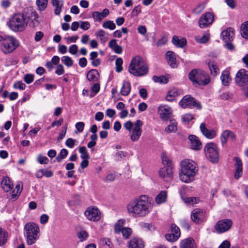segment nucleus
I'll use <instances>...</instances> for the list:
<instances>
[{
  "label": "nucleus",
  "mask_w": 248,
  "mask_h": 248,
  "mask_svg": "<svg viewBox=\"0 0 248 248\" xmlns=\"http://www.w3.org/2000/svg\"><path fill=\"white\" fill-rule=\"evenodd\" d=\"M233 224L231 219L229 218L222 219L218 220L215 226V230L218 233H224L228 231Z\"/></svg>",
  "instance_id": "10"
},
{
  "label": "nucleus",
  "mask_w": 248,
  "mask_h": 248,
  "mask_svg": "<svg viewBox=\"0 0 248 248\" xmlns=\"http://www.w3.org/2000/svg\"><path fill=\"white\" fill-rule=\"evenodd\" d=\"M208 65L212 75L216 76L219 73V68L217 64L214 62H209L208 63Z\"/></svg>",
  "instance_id": "33"
},
{
  "label": "nucleus",
  "mask_w": 248,
  "mask_h": 248,
  "mask_svg": "<svg viewBox=\"0 0 248 248\" xmlns=\"http://www.w3.org/2000/svg\"><path fill=\"white\" fill-rule=\"evenodd\" d=\"M144 247L142 240L139 238H133L128 243L129 248H144Z\"/></svg>",
  "instance_id": "24"
},
{
  "label": "nucleus",
  "mask_w": 248,
  "mask_h": 248,
  "mask_svg": "<svg viewBox=\"0 0 248 248\" xmlns=\"http://www.w3.org/2000/svg\"><path fill=\"white\" fill-rule=\"evenodd\" d=\"M79 152L81 154L82 159H89L90 156L87 152V149L85 146H82L79 149Z\"/></svg>",
  "instance_id": "46"
},
{
  "label": "nucleus",
  "mask_w": 248,
  "mask_h": 248,
  "mask_svg": "<svg viewBox=\"0 0 248 248\" xmlns=\"http://www.w3.org/2000/svg\"><path fill=\"white\" fill-rule=\"evenodd\" d=\"M62 62L67 67H71L73 64V60L69 56H63L62 58Z\"/></svg>",
  "instance_id": "45"
},
{
  "label": "nucleus",
  "mask_w": 248,
  "mask_h": 248,
  "mask_svg": "<svg viewBox=\"0 0 248 248\" xmlns=\"http://www.w3.org/2000/svg\"><path fill=\"white\" fill-rule=\"evenodd\" d=\"M236 84L239 86L243 87L248 83V71L245 69H240L235 77Z\"/></svg>",
  "instance_id": "12"
},
{
  "label": "nucleus",
  "mask_w": 248,
  "mask_h": 248,
  "mask_svg": "<svg viewBox=\"0 0 248 248\" xmlns=\"http://www.w3.org/2000/svg\"><path fill=\"white\" fill-rule=\"evenodd\" d=\"M234 35V30L233 28L229 27L224 30L221 33V36L224 42L232 41Z\"/></svg>",
  "instance_id": "21"
},
{
  "label": "nucleus",
  "mask_w": 248,
  "mask_h": 248,
  "mask_svg": "<svg viewBox=\"0 0 248 248\" xmlns=\"http://www.w3.org/2000/svg\"><path fill=\"white\" fill-rule=\"evenodd\" d=\"M102 27L105 29L113 30L116 28V25L113 21L107 20L102 24Z\"/></svg>",
  "instance_id": "44"
},
{
  "label": "nucleus",
  "mask_w": 248,
  "mask_h": 248,
  "mask_svg": "<svg viewBox=\"0 0 248 248\" xmlns=\"http://www.w3.org/2000/svg\"><path fill=\"white\" fill-rule=\"evenodd\" d=\"M200 128L202 134L209 139H212L217 136L216 130L214 129H208L204 123L201 124Z\"/></svg>",
  "instance_id": "18"
},
{
  "label": "nucleus",
  "mask_w": 248,
  "mask_h": 248,
  "mask_svg": "<svg viewBox=\"0 0 248 248\" xmlns=\"http://www.w3.org/2000/svg\"><path fill=\"white\" fill-rule=\"evenodd\" d=\"M188 77L191 81L199 85H206L210 82L209 75L201 69H193L189 72Z\"/></svg>",
  "instance_id": "6"
},
{
  "label": "nucleus",
  "mask_w": 248,
  "mask_h": 248,
  "mask_svg": "<svg viewBox=\"0 0 248 248\" xmlns=\"http://www.w3.org/2000/svg\"><path fill=\"white\" fill-rule=\"evenodd\" d=\"M181 166L180 179L183 182L189 183L193 179L198 171L196 164L192 160L186 159L181 162Z\"/></svg>",
  "instance_id": "2"
},
{
  "label": "nucleus",
  "mask_w": 248,
  "mask_h": 248,
  "mask_svg": "<svg viewBox=\"0 0 248 248\" xmlns=\"http://www.w3.org/2000/svg\"><path fill=\"white\" fill-rule=\"evenodd\" d=\"M172 44L178 47H183L186 44V40L184 38H179L177 36H174L172 39Z\"/></svg>",
  "instance_id": "27"
},
{
  "label": "nucleus",
  "mask_w": 248,
  "mask_h": 248,
  "mask_svg": "<svg viewBox=\"0 0 248 248\" xmlns=\"http://www.w3.org/2000/svg\"><path fill=\"white\" fill-rule=\"evenodd\" d=\"M214 16L212 13L206 12L200 18L199 25L201 28H205L212 24L214 21Z\"/></svg>",
  "instance_id": "15"
},
{
  "label": "nucleus",
  "mask_w": 248,
  "mask_h": 248,
  "mask_svg": "<svg viewBox=\"0 0 248 248\" xmlns=\"http://www.w3.org/2000/svg\"><path fill=\"white\" fill-rule=\"evenodd\" d=\"M149 68L143 59L136 56L131 60L128 67L129 72L135 77H142L147 75Z\"/></svg>",
  "instance_id": "3"
},
{
  "label": "nucleus",
  "mask_w": 248,
  "mask_h": 248,
  "mask_svg": "<svg viewBox=\"0 0 248 248\" xmlns=\"http://www.w3.org/2000/svg\"><path fill=\"white\" fill-rule=\"evenodd\" d=\"M96 36L99 38L101 42L103 43H105L108 40V37L106 35V32L103 30H100L95 33Z\"/></svg>",
  "instance_id": "38"
},
{
  "label": "nucleus",
  "mask_w": 248,
  "mask_h": 248,
  "mask_svg": "<svg viewBox=\"0 0 248 248\" xmlns=\"http://www.w3.org/2000/svg\"><path fill=\"white\" fill-rule=\"evenodd\" d=\"M87 218L90 221H97L101 217V213L96 207H89L84 212Z\"/></svg>",
  "instance_id": "13"
},
{
  "label": "nucleus",
  "mask_w": 248,
  "mask_h": 248,
  "mask_svg": "<svg viewBox=\"0 0 248 248\" xmlns=\"http://www.w3.org/2000/svg\"><path fill=\"white\" fill-rule=\"evenodd\" d=\"M141 134V130H139L138 129L134 128L131 136V140L133 141L138 140Z\"/></svg>",
  "instance_id": "40"
},
{
  "label": "nucleus",
  "mask_w": 248,
  "mask_h": 248,
  "mask_svg": "<svg viewBox=\"0 0 248 248\" xmlns=\"http://www.w3.org/2000/svg\"><path fill=\"white\" fill-rule=\"evenodd\" d=\"M80 28L83 30H88L90 28V24L88 21H80Z\"/></svg>",
  "instance_id": "60"
},
{
  "label": "nucleus",
  "mask_w": 248,
  "mask_h": 248,
  "mask_svg": "<svg viewBox=\"0 0 248 248\" xmlns=\"http://www.w3.org/2000/svg\"><path fill=\"white\" fill-rule=\"evenodd\" d=\"M153 80L154 82L156 83H167L168 82V79L166 78V77L161 76H154L153 77Z\"/></svg>",
  "instance_id": "43"
},
{
  "label": "nucleus",
  "mask_w": 248,
  "mask_h": 248,
  "mask_svg": "<svg viewBox=\"0 0 248 248\" xmlns=\"http://www.w3.org/2000/svg\"><path fill=\"white\" fill-rule=\"evenodd\" d=\"M167 42L168 38L165 36H163L157 40V42L156 43V46L157 47L165 45Z\"/></svg>",
  "instance_id": "57"
},
{
  "label": "nucleus",
  "mask_w": 248,
  "mask_h": 248,
  "mask_svg": "<svg viewBox=\"0 0 248 248\" xmlns=\"http://www.w3.org/2000/svg\"><path fill=\"white\" fill-rule=\"evenodd\" d=\"M209 34H204L202 37L197 36L196 37V41L200 43H205L209 40Z\"/></svg>",
  "instance_id": "48"
},
{
  "label": "nucleus",
  "mask_w": 248,
  "mask_h": 248,
  "mask_svg": "<svg viewBox=\"0 0 248 248\" xmlns=\"http://www.w3.org/2000/svg\"><path fill=\"white\" fill-rule=\"evenodd\" d=\"M233 160L235 161L234 166L235 168L234 177L235 179H238L243 173L242 162L238 157H234Z\"/></svg>",
  "instance_id": "20"
},
{
  "label": "nucleus",
  "mask_w": 248,
  "mask_h": 248,
  "mask_svg": "<svg viewBox=\"0 0 248 248\" xmlns=\"http://www.w3.org/2000/svg\"><path fill=\"white\" fill-rule=\"evenodd\" d=\"M191 218L196 224L202 223L206 220V212L201 209H194L191 213Z\"/></svg>",
  "instance_id": "11"
},
{
  "label": "nucleus",
  "mask_w": 248,
  "mask_h": 248,
  "mask_svg": "<svg viewBox=\"0 0 248 248\" xmlns=\"http://www.w3.org/2000/svg\"><path fill=\"white\" fill-rule=\"evenodd\" d=\"M128 213L133 216L143 217L149 214L152 210L149 198L142 195L131 202L127 206Z\"/></svg>",
  "instance_id": "1"
},
{
  "label": "nucleus",
  "mask_w": 248,
  "mask_h": 248,
  "mask_svg": "<svg viewBox=\"0 0 248 248\" xmlns=\"http://www.w3.org/2000/svg\"><path fill=\"white\" fill-rule=\"evenodd\" d=\"M91 91L93 94H90L91 98L93 97L100 91V85L98 83L94 84L91 88Z\"/></svg>",
  "instance_id": "49"
},
{
  "label": "nucleus",
  "mask_w": 248,
  "mask_h": 248,
  "mask_svg": "<svg viewBox=\"0 0 248 248\" xmlns=\"http://www.w3.org/2000/svg\"><path fill=\"white\" fill-rule=\"evenodd\" d=\"M159 175L164 181L166 182L170 181L173 177V167L169 166V167L165 166L161 168L159 170Z\"/></svg>",
  "instance_id": "17"
},
{
  "label": "nucleus",
  "mask_w": 248,
  "mask_h": 248,
  "mask_svg": "<svg viewBox=\"0 0 248 248\" xmlns=\"http://www.w3.org/2000/svg\"><path fill=\"white\" fill-rule=\"evenodd\" d=\"M51 3L55 7L54 13L56 15H60L62 12V7L63 5V0H51Z\"/></svg>",
  "instance_id": "28"
},
{
  "label": "nucleus",
  "mask_w": 248,
  "mask_h": 248,
  "mask_svg": "<svg viewBox=\"0 0 248 248\" xmlns=\"http://www.w3.org/2000/svg\"><path fill=\"white\" fill-rule=\"evenodd\" d=\"M75 141L72 138H68L65 141V145L70 148H73L75 146Z\"/></svg>",
  "instance_id": "62"
},
{
  "label": "nucleus",
  "mask_w": 248,
  "mask_h": 248,
  "mask_svg": "<svg viewBox=\"0 0 248 248\" xmlns=\"http://www.w3.org/2000/svg\"><path fill=\"white\" fill-rule=\"evenodd\" d=\"M37 160L41 164H46L49 161V159L47 157L43 156L41 155L38 156Z\"/></svg>",
  "instance_id": "53"
},
{
  "label": "nucleus",
  "mask_w": 248,
  "mask_h": 248,
  "mask_svg": "<svg viewBox=\"0 0 248 248\" xmlns=\"http://www.w3.org/2000/svg\"><path fill=\"white\" fill-rule=\"evenodd\" d=\"M188 139L190 141L191 149L194 150H200L202 149V143L198 137L190 135L188 136Z\"/></svg>",
  "instance_id": "22"
},
{
  "label": "nucleus",
  "mask_w": 248,
  "mask_h": 248,
  "mask_svg": "<svg viewBox=\"0 0 248 248\" xmlns=\"http://www.w3.org/2000/svg\"><path fill=\"white\" fill-rule=\"evenodd\" d=\"M28 21L26 16L22 14H15L9 21V27L14 31H22L27 25Z\"/></svg>",
  "instance_id": "7"
},
{
  "label": "nucleus",
  "mask_w": 248,
  "mask_h": 248,
  "mask_svg": "<svg viewBox=\"0 0 248 248\" xmlns=\"http://www.w3.org/2000/svg\"><path fill=\"white\" fill-rule=\"evenodd\" d=\"M24 235L28 245L34 244L40 236L39 226L36 223L33 222L27 223L24 226Z\"/></svg>",
  "instance_id": "4"
},
{
  "label": "nucleus",
  "mask_w": 248,
  "mask_h": 248,
  "mask_svg": "<svg viewBox=\"0 0 248 248\" xmlns=\"http://www.w3.org/2000/svg\"><path fill=\"white\" fill-rule=\"evenodd\" d=\"M229 138L233 141L235 140L236 136L233 132L229 130H226L222 132L220 137L221 143L223 146L226 144Z\"/></svg>",
  "instance_id": "19"
},
{
  "label": "nucleus",
  "mask_w": 248,
  "mask_h": 248,
  "mask_svg": "<svg viewBox=\"0 0 248 248\" xmlns=\"http://www.w3.org/2000/svg\"><path fill=\"white\" fill-rule=\"evenodd\" d=\"M7 233L3 228H0V246H3L7 242Z\"/></svg>",
  "instance_id": "35"
},
{
  "label": "nucleus",
  "mask_w": 248,
  "mask_h": 248,
  "mask_svg": "<svg viewBox=\"0 0 248 248\" xmlns=\"http://www.w3.org/2000/svg\"><path fill=\"white\" fill-rule=\"evenodd\" d=\"M1 186L5 192H8L13 187V183L10 178L7 177H4L1 182Z\"/></svg>",
  "instance_id": "25"
},
{
  "label": "nucleus",
  "mask_w": 248,
  "mask_h": 248,
  "mask_svg": "<svg viewBox=\"0 0 248 248\" xmlns=\"http://www.w3.org/2000/svg\"><path fill=\"white\" fill-rule=\"evenodd\" d=\"M171 232L174 234L176 235V237L180 236L181 232L179 228L175 224H172L171 226Z\"/></svg>",
  "instance_id": "50"
},
{
  "label": "nucleus",
  "mask_w": 248,
  "mask_h": 248,
  "mask_svg": "<svg viewBox=\"0 0 248 248\" xmlns=\"http://www.w3.org/2000/svg\"><path fill=\"white\" fill-rule=\"evenodd\" d=\"M161 158L164 167H169V166L173 167L171 160L165 153L161 154Z\"/></svg>",
  "instance_id": "36"
},
{
  "label": "nucleus",
  "mask_w": 248,
  "mask_h": 248,
  "mask_svg": "<svg viewBox=\"0 0 248 248\" xmlns=\"http://www.w3.org/2000/svg\"><path fill=\"white\" fill-rule=\"evenodd\" d=\"M131 91L130 83L128 81L124 80L123 83V86L121 90V93L124 96L128 95Z\"/></svg>",
  "instance_id": "31"
},
{
  "label": "nucleus",
  "mask_w": 248,
  "mask_h": 248,
  "mask_svg": "<svg viewBox=\"0 0 248 248\" xmlns=\"http://www.w3.org/2000/svg\"><path fill=\"white\" fill-rule=\"evenodd\" d=\"M166 58L168 63L171 67H175L176 64V60L175 53L171 51H168L166 54Z\"/></svg>",
  "instance_id": "26"
},
{
  "label": "nucleus",
  "mask_w": 248,
  "mask_h": 248,
  "mask_svg": "<svg viewBox=\"0 0 248 248\" xmlns=\"http://www.w3.org/2000/svg\"><path fill=\"white\" fill-rule=\"evenodd\" d=\"M124 221L122 220H119L114 226L115 232L119 233L122 232V235L124 238H128L132 233V230L129 228H123Z\"/></svg>",
  "instance_id": "16"
},
{
  "label": "nucleus",
  "mask_w": 248,
  "mask_h": 248,
  "mask_svg": "<svg viewBox=\"0 0 248 248\" xmlns=\"http://www.w3.org/2000/svg\"><path fill=\"white\" fill-rule=\"evenodd\" d=\"M0 49L5 54L14 51L19 45L18 40L13 36L0 35Z\"/></svg>",
  "instance_id": "5"
},
{
  "label": "nucleus",
  "mask_w": 248,
  "mask_h": 248,
  "mask_svg": "<svg viewBox=\"0 0 248 248\" xmlns=\"http://www.w3.org/2000/svg\"><path fill=\"white\" fill-rule=\"evenodd\" d=\"M78 236L81 241H83L88 237V234L85 231H81L78 232Z\"/></svg>",
  "instance_id": "56"
},
{
  "label": "nucleus",
  "mask_w": 248,
  "mask_h": 248,
  "mask_svg": "<svg viewBox=\"0 0 248 248\" xmlns=\"http://www.w3.org/2000/svg\"><path fill=\"white\" fill-rule=\"evenodd\" d=\"M241 36L243 38L248 39V21L245 22L241 25Z\"/></svg>",
  "instance_id": "34"
},
{
  "label": "nucleus",
  "mask_w": 248,
  "mask_h": 248,
  "mask_svg": "<svg viewBox=\"0 0 248 248\" xmlns=\"http://www.w3.org/2000/svg\"><path fill=\"white\" fill-rule=\"evenodd\" d=\"M99 73L96 69H92L87 74V78L90 81H96L99 77Z\"/></svg>",
  "instance_id": "30"
},
{
  "label": "nucleus",
  "mask_w": 248,
  "mask_h": 248,
  "mask_svg": "<svg viewBox=\"0 0 248 248\" xmlns=\"http://www.w3.org/2000/svg\"><path fill=\"white\" fill-rule=\"evenodd\" d=\"M100 241L102 242V245H106L109 248H111L112 245L109 239L107 238H102L101 239Z\"/></svg>",
  "instance_id": "64"
},
{
  "label": "nucleus",
  "mask_w": 248,
  "mask_h": 248,
  "mask_svg": "<svg viewBox=\"0 0 248 248\" xmlns=\"http://www.w3.org/2000/svg\"><path fill=\"white\" fill-rule=\"evenodd\" d=\"M123 61L122 58H117L115 61L116 64V71L117 72H121L123 70L122 64Z\"/></svg>",
  "instance_id": "47"
},
{
  "label": "nucleus",
  "mask_w": 248,
  "mask_h": 248,
  "mask_svg": "<svg viewBox=\"0 0 248 248\" xmlns=\"http://www.w3.org/2000/svg\"><path fill=\"white\" fill-rule=\"evenodd\" d=\"M177 123L174 121L170 120V124L166 128L165 131L169 133L177 130Z\"/></svg>",
  "instance_id": "41"
},
{
  "label": "nucleus",
  "mask_w": 248,
  "mask_h": 248,
  "mask_svg": "<svg viewBox=\"0 0 248 248\" xmlns=\"http://www.w3.org/2000/svg\"><path fill=\"white\" fill-rule=\"evenodd\" d=\"M180 248H197L194 240L189 237L181 241L179 245Z\"/></svg>",
  "instance_id": "23"
},
{
  "label": "nucleus",
  "mask_w": 248,
  "mask_h": 248,
  "mask_svg": "<svg viewBox=\"0 0 248 248\" xmlns=\"http://www.w3.org/2000/svg\"><path fill=\"white\" fill-rule=\"evenodd\" d=\"M182 108H196L198 109L202 108V106L200 102L190 95L184 96L179 103Z\"/></svg>",
  "instance_id": "9"
},
{
  "label": "nucleus",
  "mask_w": 248,
  "mask_h": 248,
  "mask_svg": "<svg viewBox=\"0 0 248 248\" xmlns=\"http://www.w3.org/2000/svg\"><path fill=\"white\" fill-rule=\"evenodd\" d=\"M172 109L168 105H162L158 107V114L163 121L168 120L172 114Z\"/></svg>",
  "instance_id": "14"
},
{
  "label": "nucleus",
  "mask_w": 248,
  "mask_h": 248,
  "mask_svg": "<svg viewBox=\"0 0 248 248\" xmlns=\"http://www.w3.org/2000/svg\"><path fill=\"white\" fill-rule=\"evenodd\" d=\"M23 79L27 84H29L33 82L34 80V75L31 74H26L24 75Z\"/></svg>",
  "instance_id": "51"
},
{
  "label": "nucleus",
  "mask_w": 248,
  "mask_h": 248,
  "mask_svg": "<svg viewBox=\"0 0 248 248\" xmlns=\"http://www.w3.org/2000/svg\"><path fill=\"white\" fill-rule=\"evenodd\" d=\"M222 83L224 86H228L231 80L230 77V73L228 71H223L220 76Z\"/></svg>",
  "instance_id": "32"
},
{
  "label": "nucleus",
  "mask_w": 248,
  "mask_h": 248,
  "mask_svg": "<svg viewBox=\"0 0 248 248\" xmlns=\"http://www.w3.org/2000/svg\"><path fill=\"white\" fill-rule=\"evenodd\" d=\"M178 95V91L173 89L170 91L166 96V99L167 101L172 102L174 100V97Z\"/></svg>",
  "instance_id": "39"
},
{
  "label": "nucleus",
  "mask_w": 248,
  "mask_h": 248,
  "mask_svg": "<svg viewBox=\"0 0 248 248\" xmlns=\"http://www.w3.org/2000/svg\"><path fill=\"white\" fill-rule=\"evenodd\" d=\"M13 87L15 89L23 90L25 89L26 86L21 81H16L14 84Z\"/></svg>",
  "instance_id": "55"
},
{
  "label": "nucleus",
  "mask_w": 248,
  "mask_h": 248,
  "mask_svg": "<svg viewBox=\"0 0 248 248\" xmlns=\"http://www.w3.org/2000/svg\"><path fill=\"white\" fill-rule=\"evenodd\" d=\"M180 222L182 227L187 230H189L191 229V226L187 220L186 219H182Z\"/></svg>",
  "instance_id": "61"
},
{
  "label": "nucleus",
  "mask_w": 248,
  "mask_h": 248,
  "mask_svg": "<svg viewBox=\"0 0 248 248\" xmlns=\"http://www.w3.org/2000/svg\"><path fill=\"white\" fill-rule=\"evenodd\" d=\"M16 193H13L11 195V199L14 200H16L18 197L21 192V189L20 188V185H16ZM13 192H14V191H13Z\"/></svg>",
  "instance_id": "59"
},
{
  "label": "nucleus",
  "mask_w": 248,
  "mask_h": 248,
  "mask_svg": "<svg viewBox=\"0 0 248 248\" xmlns=\"http://www.w3.org/2000/svg\"><path fill=\"white\" fill-rule=\"evenodd\" d=\"M85 124L82 122H79L76 124L75 127L79 132H82L84 128Z\"/></svg>",
  "instance_id": "63"
},
{
  "label": "nucleus",
  "mask_w": 248,
  "mask_h": 248,
  "mask_svg": "<svg viewBox=\"0 0 248 248\" xmlns=\"http://www.w3.org/2000/svg\"><path fill=\"white\" fill-rule=\"evenodd\" d=\"M92 16L94 20L99 22H100L103 18V16H102L101 13L97 11L93 13Z\"/></svg>",
  "instance_id": "54"
},
{
  "label": "nucleus",
  "mask_w": 248,
  "mask_h": 248,
  "mask_svg": "<svg viewBox=\"0 0 248 248\" xmlns=\"http://www.w3.org/2000/svg\"><path fill=\"white\" fill-rule=\"evenodd\" d=\"M167 192L165 190H162L156 196L155 201L157 204L164 203L167 198Z\"/></svg>",
  "instance_id": "29"
},
{
  "label": "nucleus",
  "mask_w": 248,
  "mask_h": 248,
  "mask_svg": "<svg viewBox=\"0 0 248 248\" xmlns=\"http://www.w3.org/2000/svg\"><path fill=\"white\" fill-rule=\"evenodd\" d=\"M165 237L167 240L170 242H175L179 238V237H176V235L174 234L171 232L170 233L166 234Z\"/></svg>",
  "instance_id": "52"
},
{
  "label": "nucleus",
  "mask_w": 248,
  "mask_h": 248,
  "mask_svg": "<svg viewBox=\"0 0 248 248\" xmlns=\"http://www.w3.org/2000/svg\"><path fill=\"white\" fill-rule=\"evenodd\" d=\"M205 156L211 162L217 163L219 160V149L214 142L207 143L204 147Z\"/></svg>",
  "instance_id": "8"
},
{
  "label": "nucleus",
  "mask_w": 248,
  "mask_h": 248,
  "mask_svg": "<svg viewBox=\"0 0 248 248\" xmlns=\"http://www.w3.org/2000/svg\"><path fill=\"white\" fill-rule=\"evenodd\" d=\"M140 225L141 228L146 230L152 231L155 229L152 224L148 223L142 222L140 224Z\"/></svg>",
  "instance_id": "58"
},
{
  "label": "nucleus",
  "mask_w": 248,
  "mask_h": 248,
  "mask_svg": "<svg viewBox=\"0 0 248 248\" xmlns=\"http://www.w3.org/2000/svg\"><path fill=\"white\" fill-rule=\"evenodd\" d=\"M48 0H37L36 4L40 11H44L47 5Z\"/></svg>",
  "instance_id": "42"
},
{
  "label": "nucleus",
  "mask_w": 248,
  "mask_h": 248,
  "mask_svg": "<svg viewBox=\"0 0 248 248\" xmlns=\"http://www.w3.org/2000/svg\"><path fill=\"white\" fill-rule=\"evenodd\" d=\"M68 152L66 149H62L61 150L60 153L56 157V160L58 162H60L62 159H64L68 155Z\"/></svg>",
  "instance_id": "37"
}]
</instances>
